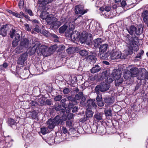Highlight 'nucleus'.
I'll return each instance as SVG.
<instances>
[{
	"label": "nucleus",
	"instance_id": "1",
	"mask_svg": "<svg viewBox=\"0 0 148 148\" xmlns=\"http://www.w3.org/2000/svg\"><path fill=\"white\" fill-rule=\"evenodd\" d=\"M56 49V46H53L50 48H48L46 45H40L38 49L37 53H41L43 55L46 56H48L52 53Z\"/></svg>",
	"mask_w": 148,
	"mask_h": 148
},
{
	"label": "nucleus",
	"instance_id": "2",
	"mask_svg": "<svg viewBox=\"0 0 148 148\" xmlns=\"http://www.w3.org/2000/svg\"><path fill=\"white\" fill-rule=\"evenodd\" d=\"M127 38L126 39V43L129 45V47L131 50H134L137 51L138 50L137 46L136 44V40L138 39L137 37H136L135 35L132 37L130 36L129 35L127 36Z\"/></svg>",
	"mask_w": 148,
	"mask_h": 148
},
{
	"label": "nucleus",
	"instance_id": "3",
	"mask_svg": "<svg viewBox=\"0 0 148 148\" xmlns=\"http://www.w3.org/2000/svg\"><path fill=\"white\" fill-rule=\"evenodd\" d=\"M124 53L123 54L122 56V54L120 51H113L110 54V58L112 60L117 59L120 58L121 59H125L129 55V52L127 50H125Z\"/></svg>",
	"mask_w": 148,
	"mask_h": 148
},
{
	"label": "nucleus",
	"instance_id": "4",
	"mask_svg": "<svg viewBox=\"0 0 148 148\" xmlns=\"http://www.w3.org/2000/svg\"><path fill=\"white\" fill-rule=\"evenodd\" d=\"M65 36L67 37L70 38L73 41L79 39L80 33L76 31L71 32H69L68 29H67L65 33Z\"/></svg>",
	"mask_w": 148,
	"mask_h": 148
},
{
	"label": "nucleus",
	"instance_id": "5",
	"mask_svg": "<svg viewBox=\"0 0 148 148\" xmlns=\"http://www.w3.org/2000/svg\"><path fill=\"white\" fill-rule=\"evenodd\" d=\"M79 39L82 43H86L88 45H90L92 39V35L90 33H83Z\"/></svg>",
	"mask_w": 148,
	"mask_h": 148
},
{
	"label": "nucleus",
	"instance_id": "6",
	"mask_svg": "<svg viewBox=\"0 0 148 148\" xmlns=\"http://www.w3.org/2000/svg\"><path fill=\"white\" fill-rule=\"evenodd\" d=\"M110 87L109 85L105 83H101L97 85L95 88V90L97 91V93L100 91L102 92H105L109 89Z\"/></svg>",
	"mask_w": 148,
	"mask_h": 148
},
{
	"label": "nucleus",
	"instance_id": "7",
	"mask_svg": "<svg viewBox=\"0 0 148 148\" xmlns=\"http://www.w3.org/2000/svg\"><path fill=\"white\" fill-rule=\"evenodd\" d=\"M138 79L142 80L144 78L148 79V73L147 71L144 68L141 69V72L140 71L137 76Z\"/></svg>",
	"mask_w": 148,
	"mask_h": 148
},
{
	"label": "nucleus",
	"instance_id": "8",
	"mask_svg": "<svg viewBox=\"0 0 148 148\" xmlns=\"http://www.w3.org/2000/svg\"><path fill=\"white\" fill-rule=\"evenodd\" d=\"M83 7L81 5H78L75 6V12L76 14H80L82 15L86 13L88 10H84Z\"/></svg>",
	"mask_w": 148,
	"mask_h": 148
},
{
	"label": "nucleus",
	"instance_id": "9",
	"mask_svg": "<svg viewBox=\"0 0 148 148\" xmlns=\"http://www.w3.org/2000/svg\"><path fill=\"white\" fill-rule=\"evenodd\" d=\"M27 55L26 53H24L21 55L19 58L17 63L21 65L24 64V62L27 59Z\"/></svg>",
	"mask_w": 148,
	"mask_h": 148
},
{
	"label": "nucleus",
	"instance_id": "10",
	"mask_svg": "<svg viewBox=\"0 0 148 148\" xmlns=\"http://www.w3.org/2000/svg\"><path fill=\"white\" fill-rule=\"evenodd\" d=\"M40 44L39 42L36 43L34 46L30 48L29 51V53L31 55H33L37 51L38 48L40 47Z\"/></svg>",
	"mask_w": 148,
	"mask_h": 148
},
{
	"label": "nucleus",
	"instance_id": "11",
	"mask_svg": "<svg viewBox=\"0 0 148 148\" xmlns=\"http://www.w3.org/2000/svg\"><path fill=\"white\" fill-rule=\"evenodd\" d=\"M53 21L51 23V27L52 29L57 28L61 25V22L58 21L56 18H53Z\"/></svg>",
	"mask_w": 148,
	"mask_h": 148
},
{
	"label": "nucleus",
	"instance_id": "12",
	"mask_svg": "<svg viewBox=\"0 0 148 148\" xmlns=\"http://www.w3.org/2000/svg\"><path fill=\"white\" fill-rule=\"evenodd\" d=\"M29 40L25 38L21 40V42L20 45L21 49L28 48L29 47Z\"/></svg>",
	"mask_w": 148,
	"mask_h": 148
},
{
	"label": "nucleus",
	"instance_id": "13",
	"mask_svg": "<svg viewBox=\"0 0 148 148\" xmlns=\"http://www.w3.org/2000/svg\"><path fill=\"white\" fill-rule=\"evenodd\" d=\"M94 99H90L87 101L88 105L87 106V108L90 109L92 107L95 108L97 106L95 102Z\"/></svg>",
	"mask_w": 148,
	"mask_h": 148
},
{
	"label": "nucleus",
	"instance_id": "14",
	"mask_svg": "<svg viewBox=\"0 0 148 148\" xmlns=\"http://www.w3.org/2000/svg\"><path fill=\"white\" fill-rule=\"evenodd\" d=\"M89 109L87 108L86 111V118L84 117L83 119L82 118L81 119V121L82 122H84L87 120V118H90L93 115L92 112Z\"/></svg>",
	"mask_w": 148,
	"mask_h": 148
},
{
	"label": "nucleus",
	"instance_id": "15",
	"mask_svg": "<svg viewBox=\"0 0 148 148\" xmlns=\"http://www.w3.org/2000/svg\"><path fill=\"white\" fill-rule=\"evenodd\" d=\"M121 71L117 70H114L112 74V76L114 77L115 79L121 77Z\"/></svg>",
	"mask_w": 148,
	"mask_h": 148
},
{
	"label": "nucleus",
	"instance_id": "16",
	"mask_svg": "<svg viewBox=\"0 0 148 148\" xmlns=\"http://www.w3.org/2000/svg\"><path fill=\"white\" fill-rule=\"evenodd\" d=\"M130 73L132 77H134L137 76L140 71H138V68L136 67H133L130 69Z\"/></svg>",
	"mask_w": 148,
	"mask_h": 148
},
{
	"label": "nucleus",
	"instance_id": "17",
	"mask_svg": "<svg viewBox=\"0 0 148 148\" xmlns=\"http://www.w3.org/2000/svg\"><path fill=\"white\" fill-rule=\"evenodd\" d=\"M99 47L100 53H104L106 51L108 45L107 44H104L101 45Z\"/></svg>",
	"mask_w": 148,
	"mask_h": 148
},
{
	"label": "nucleus",
	"instance_id": "18",
	"mask_svg": "<svg viewBox=\"0 0 148 148\" xmlns=\"http://www.w3.org/2000/svg\"><path fill=\"white\" fill-rule=\"evenodd\" d=\"M82 98V101L84 102L85 101L86 98L83 95L82 92H79L78 94H76L75 97V100H79Z\"/></svg>",
	"mask_w": 148,
	"mask_h": 148
},
{
	"label": "nucleus",
	"instance_id": "19",
	"mask_svg": "<svg viewBox=\"0 0 148 148\" xmlns=\"http://www.w3.org/2000/svg\"><path fill=\"white\" fill-rule=\"evenodd\" d=\"M103 42L102 39L100 38H98L93 41V44L94 46L96 47H99L100 44H101Z\"/></svg>",
	"mask_w": 148,
	"mask_h": 148
},
{
	"label": "nucleus",
	"instance_id": "20",
	"mask_svg": "<svg viewBox=\"0 0 148 148\" xmlns=\"http://www.w3.org/2000/svg\"><path fill=\"white\" fill-rule=\"evenodd\" d=\"M87 60L89 62L95 63L96 62L97 58L95 56L92 55L88 56L87 58Z\"/></svg>",
	"mask_w": 148,
	"mask_h": 148
},
{
	"label": "nucleus",
	"instance_id": "21",
	"mask_svg": "<svg viewBox=\"0 0 148 148\" xmlns=\"http://www.w3.org/2000/svg\"><path fill=\"white\" fill-rule=\"evenodd\" d=\"M135 31V33L136 34L139 35L141 34L143 31V27L142 25H140L136 27Z\"/></svg>",
	"mask_w": 148,
	"mask_h": 148
},
{
	"label": "nucleus",
	"instance_id": "22",
	"mask_svg": "<svg viewBox=\"0 0 148 148\" xmlns=\"http://www.w3.org/2000/svg\"><path fill=\"white\" fill-rule=\"evenodd\" d=\"M136 27L134 25L131 26L127 30L129 33L131 35H133L135 33Z\"/></svg>",
	"mask_w": 148,
	"mask_h": 148
},
{
	"label": "nucleus",
	"instance_id": "23",
	"mask_svg": "<svg viewBox=\"0 0 148 148\" xmlns=\"http://www.w3.org/2000/svg\"><path fill=\"white\" fill-rule=\"evenodd\" d=\"M142 16L143 18L144 22L146 23H147L148 22V11H144L142 14Z\"/></svg>",
	"mask_w": 148,
	"mask_h": 148
},
{
	"label": "nucleus",
	"instance_id": "24",
	"mask_svg": "<svg viewBox=\"0 0 148 148\" xmlns=\"http://www.w3.org/2000/svg\"><path fill=\"white\" fill-rule=\"evenodd\" d=\"M52 120L56 125L59 124L62 121L59 115L57 116L54 119H52Z\"/></svg>",
	"mask_w": 148,
	"mask_h": 148
},
{
	"label": "nucleus",
	"instance_id": "25",
	"mask_svg": "<svg viewBox=\"0 0 148 148\" xmlns=\"http://www.w3.org/2000/svg\"><path fill=\"white\" fill-rule=\"evenodd\" d=\"M47 127L50 129L53 128L56 125L53 122L52 119H49L47 122Z\"/></svg>",
	"mask_w": 148,
	"mask_h": 148
},
{
	"label": "nucleus",
	"instance_id": "26",
	"mask_svg": "<svg viewBox=\"0 0 148 148\" xmlns=\"http://www.w3.org/2000/svg\"><path fill=\"white\" fill-rule=\"evenodd\" d=\"M105 102L107 104L109 105L114 102V98L112 97L110 98H106L104 99Z\"/></svg>",
	"mask_w": 148,
	"mask_h": 148
},
{
	"label": "nucleus",
	"instance_id": "27",
	"mask_svg": "<svg viewBox=\"0 0 148 148\" xmlns=\"http://www.w3.org/2000/svg\"><path fill=\"white\" fill-rule=\"evenodd\" d=\"M101 69V68L98 65H96L91 69V72L92 73H95L99 72Z\"/></svg>",
	"mask_w": 148,
	"mask_h": 148
},
{
	"label": "nucleus",
	"instance_id": "28",
	"mask_svg": "<svg viewBox=\"0 0 148 148\" xmlns=\"http://www.w3.org/2000/svg\"><path fill=\"white\" fill-rule=\"evenodd\" d=\"M123 76L126 79H128L132 77L130 72L128 70H126L125 71Z\"/></svg>",
	"mask_w": 148,
	"mask_h": 148
},
{
	"label": "nucleus",
	"instance_id": "29",
	"mask_svg": "<svg viewBox=\"0 0 148 148\" xmlns=\"http://www.w3.org/2000/svg\"><path fill=\"white\" fill-rule=\"evenodd\" d=\"M49 13L46 12H43L40 14V17L42 19L46 20L47 18L49 16Z\"/></svg>",
	"mask_w": 148,
	"mask_h": 148
},
{
	"label": "nucleus",
	"instance_id": "30",
	"mask_svg": "<svg viewBox=\"0 0 148 148\" xmlns=\"http://www.w3.org/2000/svg\"><path fill=\"white\" fill-rule=\"evenodd\" d=\"M68 26L66 25H64L60 28L59 29V32L60 33H62L64 32L66 30H67Z\"/></svg>",
	"mask_w": 148,
	"mask_h": 148
},
{
	"label": "nucleus",
	"instance_id": "31",
	"mask_svg": "<svg viewBox=\"0 0 148 148\" xmlns=\"http://www.w3.org/2000/svg\"><path fill=\"white\" fill-rule=\"evenodd\" d=\"M123 82V79L120 77L117 79H116L115 80V85L116 86H119Z\"/></svg>",
	"mask_w": 148,
	"mask_h": 148
},
{
	"label": "nucleus",
	"instance_id": "32",
	"mask_svg": "<svg viewBox=\"0 0 148 148\" xmlns=\"http://www.w3.org/2000/svg\"><path fill=\"white\" fill-rule=\"evenodd\" d=\"M95 118L96 119L99 121L102 119V113H97L94 115Z\"/></svg>",
	"mask_w": 148,
	"mask_h": 148
},
{
	"label": "nucleus",
	"instance_id": "33",
	"mask_svg": "<svg viewBox=\"0 0 148 148\" xmlns=\"http://www.w3.org/2000/svg\"><path fill=\"white\" fill-rule=\"evenodd\" d=\"M80 55L83 57H86L88 55V52L85 50H83L80 51L79 52Z\"/></svg>",
	"mask_w": 148,
	"mask_h": 148
},
{
	"label": "nucleus",
	"instance_id": "34",
	"mask_svg": "<svg viewBox=\"0 0 148 148\" xmlns=\"http://www.w3.org/2000/svg\"><path fill=\"white\" fill-rule=\"evenodd\" d=\"M66 126L69 127L70 128L72 127L73 124V121L72 120H68L66 122Z\"/></svg>",
	"mask_w": 148,
	"mask_h": 148
},
{
	"label": "nucleus",
	"instance_id": "35",
	"mask_svg": "<svg viewBox=\"0 0 148 148\" xmlns=\"http://www.w3.org/2000/svg\"><path fill=\"white\" fill-rule=\"evenodd\" d=\"M104 53H100L99 54V57L101 59L106 60L108 58Z\"/></svg>",
	"mask_w": 148,
	"mask_h": 148
},
{
	"label": "nucleus",
	"instance_id": "36",
	"mask_svg": "<svg viewBox=\"0 0 148 148\" xmlns=\"http://www.w3.org/2000/svg\"><path fill=\"white\" fill-rule=\"evenodd\" d=\"M95 91L97 95V97H96V100L97 101H100L102 100V97L101 94L100 92L99 91V92L97 93V91L95 90Z\"/></svg>",
	"mask_w": 148,
	"mask_h": 148
},
{
	"label": "nucleus",
	"instance_id": "37",
	"mask_svg": "<svg viewBox=\"0 0 148 148\" xmlns=\"http://www.w3.org/2000/svg\"><path fill=\"white\" fill-rule=\"evenodd\" d=\"M54 109L56 111H59L61 109V105L59 103H56L54 105Z\"/></svg>",
	"mask_w": 148,
	"mask_h": 148
},
{
	"label": "nucleus",
	"instance_id": "38",
	"mask_svg": "<svg viewBox=\"0 0 148 148\" xmlns=\"http://www.w3.org/2000/svg\"><path fill=\"white\" fill-rule=\"evenodd\" d=\"M111 10V8L109 6H106L105 8H101L100 10L103 12L105 10L107 12H109Z\"/></svg>",
	"mask_w": 148,
	"mask_h": 148
},
{
	"label": "nucleus",
	"instance_id": "39",
	"mask_svg": "<svg viewBox=\"0 0 148 148\" xmlns=\"http://www.w3.org/2000/svg\"><path fill=\"white\" fill-rule=\"evenodd\" d=\"M53 18H55L52 16H50L49 15V16H48L45 20L47 23H50L51 24L52 22L53 21Z\"/></svg>",
	"mask_w": 148,
	"mask_h": 148
},
{
	"label": "nucleus",
	"instance_id": "40",
	"mask_svg": "<svg viewBox=\"0 0 148 148\" xmlns=\"http://www.w3.org/2000/svg\"><path fill=\"white\" fill-rule=\"evenodd\" d=\"M16 33L15 29L12 28V29L10 30V35L11 37L12 38H13L14 35V36Z\"/></svg>",
	"mask_w": 148,
	"mask_h": 148
},
{
	"label": "nucleus",
	"instance_id": "41",
	"mask_svg": "<svg viewBox=\"0 0 148 148\" xmlns=\"http://www.w3.org/2000/svg\"><path fill=\"white\" fill-rule=\"evenodd\" d=\"M11 27L10 25H4L2 28L5 31H6L7 33V31L10 29V27Z\"/></svg>",
	"mask_w": 148,
	"mask_h": 148
},
{
	"label": "nucleus",
	"instance_id": "42",
	"mask_svg": "<svg viewBox=\"0 0 148 148\" xmlns=\"http://www.w3.org/2000/svg\"><path fill=\"white\" fill-rule=\"evenodd\" d=\"M112 111L110 109L109 110H105V113L106 115L107 116H111L112 115L111 114Z\"/></svg>",
	"mask_w": 148,
	"mask_h": 148
},
{
	"label": "nucleus",
	"instance_id": "43",
	"mask_svg": "<svg viewBox=\"0 0 148 148\" xmlns=\"http://www.w3.org/2000/svg\"><path fill=\"white\" fill-rule=\"evenodd\" d=\"M115 79L114 77L112 76H110L107 78V82L109 83L112 82Z\"/></svg>",
	"mask_w": 148,
	"mask_h": 148
},
{
	"label": "nucleus",
	"instance_id": "44",
	"mask_svg": "<svg viewBox=\"0 0 148 148\" xmlns=\"http://www.w3.org/2000/svg\"><path fill=\"white\" fill-rule=\"evenodd\" d=\"M96 131H98V132H99L100 133H103V131L102 130H103V127H100L99 128H98V127L96 126Z\"/></svg>",
	"mask_w": 148,
	"mask_h": 148
},
{
	"label": "nucleus",
	"instance_id": "45",
	"mask_svg": "<svg viewBox=\"0 0 148 148\" xmlns=\"http://www.w3.org/2000/svg\"><path fill=\"white\" fill-rule=\"evenodd\" d=\"M67 99L68 100L71 102L73 103H76V101L75 100V98H74L71 96H68L67 97Z\"/></svg>",
	"mask_w": 148,
	"mask_h": 148
},
{
	"label": "nucleus",
	"instance_id": "46",
	"mask_svg": "<svg viewBox=\"0 0 148 148\" xmlns=\"http://www.w3.org/2000/svg\"><path fill=\"white\" fill-rule=\"evenodd\" d=\"M7 34L6 31L1 27L0 30V34L3 36H5Z\"/></svg>",
	"mask_w": 148,
	"mask_h": 148
},
{
	"label": "nucleus",
	"instance_id": "47",
	"mask_svg": "<svg viewBox=\"0 0 148 148\" xmlns=\"http://www.w3.org/2000/svg\"><path fill=\"white\" fill-rule=\"evenodd\" d=\"M69 133L71 134H74L77 133V131L75 129L72 128L71 127L70 128Z\"/></svg>",
	"mask_w": 148,
	"mask_h": 148
},
{
	"label": "nucleus",
	"instance_id": "48",
	"mask_svg": "<svg viewBox=\"0 0 148 148\" xmlns=\"http://www.w3.org/2000/svg\"><path fill=\"white\" fill-rule=\"evenodd\" d=\"M8 123L10 125H12L14 124L15 121L13 119H10L8 120Z\"/></svg>",
	"mask_w": 148,
	"mask_h": 148
},
{
	"label": "nucleus",
	"instance_id": "49",
	"mask_svg": "<svg viewBox=\"0 0 148 148\" xmlns=\"http://www.w3.org/2000/svg\"><path fill=\"white\" fill-rule=\"evenodd\" d=\"M74 29V26L71 23H70L69 25V29H68L69 32H72V30Z\"/></svg>",
	"mask_w": 148,
	"mask_h": 148
},
{
	"label": "nucleus",
	"instance_id": "50",
	"mask_svg": "<svg viewBox=\"0 0 148 148\" xmlns=\"http://www.w3.org/2000/svg\"><path fill=\"white\" fill-rule=\"evenodd\" d=\"M47 128L45 127L42 128L41 129V132L43 134H45L47 133Z\"/></svg>",
	"mask_w": 148,
	"mask_h": 148
},
{
	"label": "nucleus",
	"instance_id": "51",
	"mask_svg": "<svg viewBox=\"0 0 148 148\" xmlns=\"http://www.w3.org/2000/svg\"><path fill=\"white\" fill-rule=\"evenodd\" d=\"M97 104L98 106L100 107H102L104 105V103L103 102L102 100L97 101Z\"/></svg>",
	"mask_w": 148,
	"mask_h": 148
},
{
	"label": "nucleus",
	"instance_id": "52",
	"mask_svg": "<svg viewBox=\"0 0 148 148\" xmlns=\"http://www.w3.org/2000/svg\"><path fill=\"white\" fill-rule=\"evenodd\" d=\"M15 40H17V41H19L20 38V35L18 33H16L15 35Z\"/></svg>",
	"mask_w": 148,
	"mask_h": 148
},
{
	"label": "nucleus",
	"instance_id": "53",
	"mask_svg": "<svg viewBox=\"0 0 148 148\" xmlns=\"http://www.w3.org/2000/svg\"><path fill=\"white\" fill-rule=\"evenodd\" d=\"M40 32L44 35L46 36L48 35L49 34L48 31L45 29H43L42 31H41Z\"/></svg>",
	"mask_w": 148,
	"mask_h": 148
},
{
	"label": "nucleus",
	"instance_id": "54",
	"mask_svg": "<svg viewBox=\"0 0 148 148\" xmlns=\"http://www.w3.org/2000/svg\"><path fill=\"white\" fill-rule=\"evenodd\" d=\"M62 96L60 95H59L56 96L54 98V100L56 101H60L62 98Z\"/></svg>",
	"mask_w": 148,
	"mask_h": 148
},
{
	"label": "nucleus",
	"instance_id": "55",
	"mask_svg": "<svg viewBox=\"0 0 148 148\" xmlns=\"http://www.w3.org/2000/svg\"><path fill=\"white\" fill-rule=\"evenodd\" d=\"M34 30L38 33L41 32V30L40 29L39 27L37 25H36L34 29Z\"/></svg>",
	"mask_w": 148,
	"mask_h": 148
},
{
	"label": "nucleus",
	"instance_id": "56",
	"mask_svg": "<svg viewBox=\"0 0 148 148\" xmlns=\"http://www.w3.org/2000/svg\"><path fill=\"white\" fill-rule=\"evenodd\" d=\"M19 41L14 40L12 42V46L13 47H16L18 45V42Z\"/></svg>",
	"mask_w": 148,
	"mask_h": 148
},
{
	"label": "nucleus",
	"instance_id": "57",
	"mask_svg": "<svg viewBox=\"0 0 148 148\" xmlns=\"http://www.w3.org/2000/svg\"><path fill=\"white\" fill-rule=\"evenodd\" d=\"M24 25L25 27V29L26 30L29 31L31 30V28L29 24H25Z\"/></svg>",
	"mask_w": 148,
	"mask_h": 148
},
{
	"label": "nucleus",
	"instance_id": "58",
	"mask_svg": "<svg viewBox=\"0 0 148 148\" xmlns=\"http://www.w3.org/2000/svg\"><path fill=\"white\" fill-rule=\"evenodd\" d=\"M70 92V90L68 88H65L63 90V92L64 94H68Z\"/></svg>",
	"mask_w": 148,
	"mask_h": 148
},
{
	"label": "nucleus",
	"instance_id": "59",
	"mask_svg": "<svg viewBox=\"0 0 148 148\" xmlns=\"http://www.w3.org/2000/svg\"><path fill=\"white\" fill-rule=\"evenodd\" d=\"M23 0H20L18 4V6L20 8H21L24 5Z\"/></svg>",
	"mask_w": 148,
	"mask_h": 148
},
{
	"label": "nucleus",
	"instance_id": "60",
	"mask_svg": "<svg viewBox=\"0 0 148 148\" xmlns=\"http://www.w3.org/2000/svg\"><path fill=\"white\" fill-rule=\"evenodd\" d=\"M29 103L30 104L31 106H36L37 104V103L36 101H31Z\"/></svg>",
	"mask_w": 148,
	"mask_h": 148
},
{
	"label": "nucleus",
	"instance_id": "61",
	"mask_svg": "<svg viewBox=\"0 0 148 148\" xmlns=\"http://www.w3.org/2000/svg\"><path fill=\"white\" fill-rule=\"evenodd\" d=\"M73 117V114L71 113L69 114L67 116V117L68 119L69 120L72 119Z\"/></svg>",
	"mask_w": 148,
	"mask_h": 148
},
{
	"label": "nucleus",
	"instance_id": "62",
	"mask_svg": "<svg viewBox=\"0 0 148 148\" xmlns=\"http://www.w3.org/2000/svg\"><path fill=\"white\" fill-rule=\"evenodd\" d=\"M45 103L48 105H50L51 104V101L50 100L47 99L46 100Z\"/></svg>",
	"mask_w": 148,
	"mask_h": 148
},
{
	"label": "nucleus",
	"instance_id": "63",
	"mask_svg": "<svg viewBox=\"0 0 148 148\" xmlns=\"http://www.w3.org/2000/svg\"><path fill=\"white\" fill-rule=\"evenodd\" d=\"M62 131L64 134L66 133L67 132V130L66 128L64 127H62Z\"/></svg>",
	"mask_w": 148,
	"mask_h": 148
},
{
	"label": "nucleus",
	"instance_id": "64",
	"mask_svg": "<svg viewBox=\"0 0 148 148\" xmlns=\"http://www.w3.org/2000/svg\"><path fill=\"white\" fill-rule=\"evenodd\" d=\"M73 106L74 105L73 104L70 103L68 106V108L69 109H70L72 108L73 107Z\"/></svg>",
	"mask_w": 148,
	"mask_h": 148
}]
</instances>
